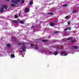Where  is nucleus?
<instances>
[{
  "instance_id": "nucleus-1",
  "label": "nucleus",
  "mask_w": 79,
  "mask_h": 79,
  "mask_svg": "<svg viewBox=\"0 0 79 79\" xmlns=\"http://www.w3.org/2000/svg\"><path fill=\"white\" fill-rule=\"evenodd\" d=\"M26 46L24 45L22 47V50L21 51V52H26Z\"/></svg>"
},
{
  "instance_id": "nucleus-2",
  "label": "nucleus",
  "mask_w": 79,
  "mask_h": 79,
  "mask_svg": "<svg viewBox=\"0 0 79 79\" xmlns=\"http://www.w3.org/2000/svg\"><path fill=\"white\" fill-rule=\"evenodd\" d=\"M20 1H21V0H12V3H15L16 4H17V3H18L19 2H20Z\"/></svg>"
},
{
  "instance_id": "nucleus-3",
  "label": "nucleus",
  "mask_w": 79,
  "mask_h": 79,
  "mask_svg": "<svg viewBox=\"0 0 79 79\" xmlns=\"http://www.w3.org/2000/svg\"><path fill=\"white\" fill-rule=\"evenodd\" d=\"M3 8H4L6 10L7 8H8V6H7V5H6V4H4V5H2V6Z\"/></svg>"
},
{
  "instance_id": "nucleus-4",
  "label": "nucleus",
  "mask_w": 79,
  "mask_h": 79,
  "mask_svg": "<svg viewBox=\"0 0 79 79\" xmlns=\"http://www.w3.org/2000/svg\"><path fill=\"white\" fill-rule=\"evenodd\" d=\"M4 9V8H3V7H1V8H0V12L1 13H3V10Z\"/></svg>"
},
{
  "instance_id": "nucleus-5",
  "label": "nucleus",
  "mask_w": 79,
  "mask_h": 79,
  "mask_svg": "<svg viewBox=\"0 0 79 79\" xmlns=\"http://www.w3.org/2000/svg\"><path fill=\"white\" fill-rule=\"evenodd\" d=\"M25 12H26V13H29V9L27 8H26L25 9Z\"/></svg>"
},
{
  "instance_id": "nucleus-6",
  "label": "nucleus",
  "mask_w": 79,
  "mask_h": 79,
  "mask_svg": "<svg viewBox=\"0 0 79 79\" xmlns=\"http://www.w3.org/2000/svg\"><path fill=\"white\" fill-rule=\"evenodd\" d=\"M73 48H75L76 50H77L79 48V47L77 46H75L72 47Z\"/></svg>"
},
{
  "instance_id": "nucleus-7",
  "label": "nucleus",
  "mask_w": 79,
  "mask_h": 79,
  "mask_svg": "<svg viewBox=\"0 0 79 79\" xmlns=\"http://www.w3.org/2000/svg\"><path fill=\"white\" fill-rule=\"evenodd\" d=\"M50 25L51 26H52V27H54V26H55V25L54 23H50Z\"/></svg>"
},
{
  "instance_id": "nucleus-8",
  "label": "nucleus",
  "mask_w": 79,
  "mask_h": 79,
  "mask_svg": "<svg viewBox=\"0 0 79 79\" xmlns=\"http://www.w3.org/2000/svg\"><path fill=\"white\" fill-rule=\"evenodd\" d=\"M12 22L14 23H18V21L15 20H12Z\"/></svg>"
},
{
  "instance_id": "nucleus-9",
  "label": "nucleus",
  "mask_w": 79,
  "mask_h": 79,
  "mask_svg": "<svg viewBox=\"0 0 79 79\" xmlns=\"http://www.w3.org/2000/svg\"><path fill=\"white\" fill-rule=\"evenodd\" d=\"M40 41H42V42H47L48 41V40H41Z\"/></svg>"
},
{
  "instance_id": "nucleus-10",
  "label": "nucleus",
  "mask_w": 79,
  "mask_h": 79,
  "mask_svg": "<svg viewBox=\"0 0 79 79\" xmlns=\"http://www.w3.org/2000/svg\"><path fill=\"white\" fill-rule=\"evenodd\" d=\"M53 55H58V52H57V51L55 52L53 54Z\"/></svg>"
},
{
  "instance_id": "nucleus-11",
  "label": "nucleus",
  "mask_w": 79,
  "mask_h": 79,
  "mask_svg": "<svg viewBox=\"0 0 79 79\" xmlns=\"http://www.w3.org/2000/svg\"><path fill=\"white\" fill-rule=\"evenodd\" d=\"M33 4V2L32 1H31L30 2L29 5H32Z\"/></svg>"
},
{
  "instance_id": "nucleus-12",
  "label": "nucleus",
  "mask_w": 79,
  "mask_h": 79,
  "mask_svg": "<svg viewBox=\"0 0 79 79\" xmlns=\"http://www.w3.org/2000/svg\"><path fill=\"white\" fill-rule=\"evenodd\" d=\"M11 6H12V7H15L16 6V5L14 4H11Z\"/></svg>"
},
{
  "instance_id": "nucleus-13",
  "label": "nucleus",
  "mask_w": 79,
  "mask_h": 79,
  "mask_svg": "<svg viewBox=\"0 0 79 79\" xmlns=\"http://www.w3.org/2000/svg\"><path fill=\"white\" fill-rule=\"evenodd\" d=\"M30 46L31 47H34V46H35V45H34V44H30Z\"/></svg>"
},
{
  "instance_id": "nucleus-14",
  "label": "nucleus",
  "mask_w": 79,
  "mask_h": 79,
  "mask_svg": "<svg viewBox=\"0 0 79 79\" xmlns=\"http://www.w3.org/2000/svg\"><path fill=\"white\" fill-rule=\"evenodd\" d=\"M6 46L8 47H11V45H10V44H7L6 45Z\"/></svg>"
},
{
  "instance_id": "nucleus-15",
  "label": "nucleus",
  "mask_w": 79,
  "mask_h": 79,
  "mask_svg": "<svg viewBox=\"0 0 79 79\" xmlns=\"http://www.w3.org/2000/svg\"><path fill=\"white\" fill-rule=\"evenodd\" d=\"M19 23H21V24H23L24 23V22H23V20H21L20 22Z\"/></svg>"
},
{
  "instance_id": "nucleus-16",
  "label": "nucleus",
  "mask_w": 79,
  "mask_h": 79,
  "mask_svg": "<svg viewBox=\"0 0 79 79\" xmlns=\"http://www.w3.org/2000/svg\"><path fill=\"white\" fill-rule=\"evenodd\" d=\"M68 54L67 53L64 52V56H67V55H68Z\"/></svg>"
},
{
  "instance_id": "nucleus-17",
  "label": "nucleus",
  "mask_w": 79,
  "mask_h": 79,
  "mask_svg": "<svg viewBox=\"0 0 79 79\" xmlns=\"http://www.w3.org/2000/svg\"><path fill=\"white\" fill-rule=\"evenodd\" d=\"M62 6H63V7H64L65 6H68V5L67 4L64 5H63Z\"/></svg>"
},
{
  "instance_id": "nucleus-18",
  "label": "nucleus",
  "mask_w": 79,
  "mask_h": 79,
  "mask_svg": "<svg viewBox=\"0 0 79 79\" xmlns=\"http://www.w3.org/2000/svg\"><path fill=\"white\" fill-rule=\"evenodd\" d=\"M76 42V40H72L71 43H74V42Z\"/></svg>"
},
{
  "instance_id": "nucleus-19",
  "label": "nucleus",
  "mask_w": 79,
  "mask_h": 79,
  "mask_svg": "<svg viewBox=\"0 0 79 79\" xmlns=\"http://www.w3.org/2000/svg\"><path fill=\"white\" fill-rule=\"evenodd\" d=\"M11 57H12L13 58H14V57H15V55L13 54L12 55H11Z\"/></svg>"
},
{
  "instance_id": "nucleus-20",
  "label": "nucleus",
  "mask_w": 79,
  "mask_h": 79,
  "mask_svg": "<svg viewBox=\"0 0 79 79\" xmlns=\"http://www.w3.org/2000/svg\"><path fill=\"white\" fill-rule=\"evenodd\" d=\"M35 49H36V50H38V49H39V48L37 46H36L35 48Z\"/></svg>"
},
{
  "instance_id": "nucleus-21",
  "label": "nucleus",
  "mask_w": 79,
  "mask_h": 79,
  "mask_svg": "<svg viewBox=\"0 0 79 79\" xmlns=\"http://www.w3.org/2000/svg\"><path fill=\"white\" fill-rule=\"evenodd\" d=\"M73 38H69L68 39H67V40H71V39H72Z\"/></svg>"
},
{
  "instance_id": "nucleus-22",
  "label": "nucleus",
  "mask_w": 79,
  "mask_h": 79,
  "mask_svg": "<svg viewBox=\"0 0 79 79\" xmlns=\"http://www.w3.org/2000/svg\"><path fill=\"white\" fill-rule=\"evenodd\" d=\"M16 39V38H15V37H13L12 38V41H13V40H14Z\"/></svg>"
},
{
  "instance_id": "nucleus-23",
  "label": "nucleus",
  "mask_w": 79,
  "mask_h": 79,
  "mask_svg": "<svg viewBox=\"0 0 79 79\" xmlns=\"http://www.w3.org/2000/svg\"><path fill=\"white\" fill-rule=\"evenodd\" d=\"M18 15H15V18H16H16H18Z\"/></svg>"
},
{
  "instance_id": "nucleus-24",
  "label": "nucleus",
  "mask_w": 79,
  "mask_h": 79,
  "mask_svg": "<svg viewBox=\"0 0 79 79\" xmlns=\"http://www.w3.org/2000/svg\"><path fill=\"white\" fill-rule=\"evenodd\" d=\"M68 28H66L64 30V31H67V30H68Z\"/></svg>"
},
{
  "instance_id": "nucleus-25",
  "label": "nucleus",
  "mask_w": 79,
  "mask_h": 79,
  "mask_svg": "<svg viewBox=\"0 0 79 79\" xmlns=\"http://www.w3.org/2000/svg\"><path fill=\"white\" fill-rule=\"evenodd\" d=\"M64 54V52H61V55H63Z\"/></svg>"
},
{
  "instance_id": "nucleus-26",
  "label": "nucleus",
  "mask_w": 79,
  "mask_h": 79,
  "mask_svg": "<svg viewBox=\"0 0 79 79\" xmlns=\"http://www.w3.org/2000/svg\"><path fill=\"white\" fill-rule=\"evenodd\" d=\"M70 23H71V22L70 21H69L68 22V25H69L70 24Z\"/></svg>"
},
{
  "instance_id": "nucleus-27",
  "label": "nucleus",
  "mask_w": 79,
  "mask_h": 79,
  "mask_svg": "<svg viewBox=\"0 0 79 79\" xmlns=\"http://www.w3.org/2000/svg\"><path fill=\"white\" fill-rule=\"evenodd\" d=\"M54 33H56V34H58V31H56L54 32Z\"/></svg>"
},
{
  "instance_id": "nucleus-28",
  "label": "nucleus",
  "mask_w": 79,
  "mask_h": 79,
  "mask_svg": "<svg viewBox=\"0 0 79 79\" xmlns=\"http://www.w3.org/2000/svg\"><path fill=\"white\" fill-rule=\"evenodd\" d=\"M56 41L55 40L52 41V43H56Z\"/></svg>"
},
{
  "instance_id": "nucleus-29",
  "label": "nucleus",
  "mask_w": 79,
  "mask_h": 79,
  "mask_svg": "<svg viewBox=\"0 0 79 79\" xmlns=\"http://www.w3.org/2000/svg\"><path fill=\"white\" fill-rule=\"evenodd\" d=\"M50 15H53V13H50Z\"/></svg>"
},
{
  "instance_id": "nucleus-30",
  "label": "nucleus",
  "mask_w": 79,
  "mask_h": 79,
  "mask_svg": "<svg viewBox=\"0 0 79 79\" xmlns=\"http://www.w3.org/2000/svg\"><path fill=\"white\" fill-rule=\"evenodd\" d=\"M24 2V0H22V3H23Z\"/></svg>"
},
{
  "instance_id": "nucleus-31",
  "label": "nucleus",
  "mask_w": 79,
  "mask_h": 79,
  "mask_svg": "<svg viewBox=\"0 0 79 79\" xmlns=\"http://www.w3.org/2000/svg\"><path fill=\"white\" fill-rule=\"evenodd\" d=\"M21 12H19V16H21Z\"/></svg>"
},
{
  "instance_id": "nucleus-32",
  "label": "nucleus",
  "mask_w": 79,
  "mask_h": 79,
  "mask_svg": "<svg viewBox=\"0 0 79 79\" xmlns=\"http://www.w3.org/2000/svg\"><path fill=\"white\" fill-rule=\"evenodd\" d=\"M21 45V43H19V44H18L19 46V45Z\"/></svg>"
},
{
  "instance_id": "nucleus-33",
  "label": "nucleus",
  "mask_w": 79,
  "mask_h": 79,
  "mask_svg": "<svg viewBox=\"0 0 79 79\" xmlns=\"http://www.w3.org/2000/svg\"><path fill=\"white\" fill-rule=\"evenodd\" d=\"M76 10H73V13H74V12H76Z\"/></svg>"
},
{
  "instance_id": "nucleus-34",
  "label": "nucleus",
  "mask_w": 79,
  "mask_h": 79,
  "mask_svg": "<svg viewBox=\"0 0 79 79\" xmlns=\"http://www.w3.org/2000/svg\"><path fill=\"white\" fill-rule=\"evenodd\" d=\"M68 18V16H66L65 17V19H67V18Z\"/></svg>"
},
{
  "instance_id": "nucleus-35",
  "label": "nucleus",
  "mask_w": 79,
  "mask_h": 79,
  "mask_svg": "<svg viewBox=\"0 0 79 79\" xmlns=\"http://www.w3.org/2000/svg\"><path fill=\"white\" fill-rule=\"evenodd\" d=\"M68 29H69V30H70L71 29V28L70 27H68Z\"/></svg>"
},
{
  "instance_id": "nucleus-36",
  "label": "nucleus",
  "mask_w": 79,
  "mask_h": 79,
  "mask_svg": "<svg viewBox=\"0 0 79 79\" xmlns=\"http://www.w3.org/2000/svg\"><path fill=\"white\" fill-rule=\"evenodd\" d=\"M23 44H26V43L23 42Z\"/></svg>"
},
{
  "instance_id": "nucleus-37",
  "label": "nucleus",
  "mask_w": 79,
  "mask_h": 79,
  "mask_svg": "<svg viewBox=\"0 0 79 79\" xmlns=\"http://www.w3.org/2000/svg\"><path fill=\"white\" fill-rule=\"evenodd\" d=\"M33 27H34V26H32L31 27V29L33 28Z\"/></svg>"
},
{
  "instance_id": "nucleus-38",
  "label": "nucleus",
  "mask_w": 79,
  "mask_h": 79,
  "mask_svg": "<svg viewBox=\"0 0 79 79\" xmlns=\"http://www.w3.org/2000/svg\"><path fill=\"white\" fill-rule=\"evenodd\" d=\"M47 15H50V13H48L47 14Z\"/></svg>"
},
{
  "instance_id": "nucleus-39",
  "label": "nucleus",
  "mask_w": 79,
  "mask_h": 79,
  "mask_svg": "<svg viewBox=\"0 0 79 79\" xmlns=\"http://www.w3.org/2000/svg\"><path fill=\"white\" fill-rule=\"evenodd\" d=\"M7 1H8V2H9V1H10V0H7Z\"/></svg>"
}]
</instances>
